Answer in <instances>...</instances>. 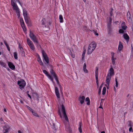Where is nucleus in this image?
I'll return each mask as SVG.
<instances>
[{"mask_svg": "<svg viewBox=\"0 0 133 133\" xmlns=\"http://www.w3.org/2000/svg\"><path fill=\"white\" fill-rule=\"evenodd\" d=\"M96 47V44L95 42H91L89 45L87 50V54L89 55L91 54L95 49Z\"/></svg>", "mask_w": 133, "mask_h": 133, "instance_id": "f257e3e1", "label": "nucleus"}, {"mask_svg": "<svg viewBox=\"0 0 133 133\" xmlns=\"http://www.w3.org/2000/svg\"><path fill=\"white\" fill-rule=\"evenodd\" d=\"M11 4L13 6L14 10H15L18 16V18H20V14L19 9L17 4L13 0H11Z\"/></svg>", "mask_w": 133, "mask_h": 133, "instance_id": "f03ea898", "label": "nucleus"}, {"mask_svg": "<svg viewBox=\"0 0 133 133\" xmlns=\"http://www.w3.org/2000/svg\"><path fill=\"white\" fill-rule=\"evenodd\" d=\"M29 36L31 39L34 43H38V39L36 36L31 31H30Z\"/></svg>", "mask_w": 133, "mask_h": 133, "instance_id": "7ed1b4c3", "label": "nucleus"}, {"mask_svg": "<svg viewBox=\"0 0 133 133\" xmlns=\"http://www.w3.org/2000/svg\"><path fill=\"white\" fill-rule=\"evenodd\" d=\"M20 22L21 25L24 32L25 33L27 31L26 27L24 23L23 18L22 17H20Z\"/></svg>", "mask_w": 133, "mask_h": 133, "instance_id": "20e7f679", "label": "nucleus"}, {"mask_svg": "<svg viewBox=\"0 0 133 133\" xmlns=\"http://www.w3.org/2000/svg\"><path fill=\"white\" fill-rule=\"evenodd\" d=\"M42 53L44 60L47 64H48L49 63V60L47 54L43 50H42Z\"/></svg>", "mask_w": 133, "mask_h": 133, "instance_id": "39448f33", "label": "nucleus"}, {"mask_svg": "<svg viewBox=\"0 0 133 133\" xmlns=\"http://www.w3.org/2000/svg\"><path fill=\"white\" fill-rule=\"evenodd\" d=\"M17 83L20 87V88L21 89H22L24 88L26 84V82L23 80L21 81H18L17 82Z\"/></svg>", "mask_w": 133, "mask_h": 133, "instance_id": "423d86ee", "label": "nucleus"}, {"mask_svg": "<svg viewBox=\"0 0 133 133\" xmlns=\"http://www.w3.org/2000/svg\"><path fill=\"white\" fill-rule=\"evenodd\" d=\"M61 107L62 111L63 113L64 117L65 118V119L66 122H69V119L66 114L64 106L63 104H62Z\"/></svg>", "mask_w": 133, "mask_h": 133, "instance_id": "0eeeda50", "label": "nucleus"}, {"mask_svg": "<svg viewBox=\"0 0 133 133\" xmlns=\"http://www.w3.org/2000/svg\"><path fill=\"white\" fill-rule=\"evenodd\" d=\"M43 73L48 77V78L50 79L53 82H54V79L53 77L48 74V72L45 70H42Z\"/></svg>", "mask_w": 133, "mask_h": 133, "instance_id": "6e6552de", "label": "nucleus"}, {"mask_svg": "<svg viewBox=\"0 0 133 133\" xmlns=\"http://www.w3.org/2000/svg\"><path fill=\"white\" fill-rule=\"evenodd\" d=\"M10 129V127L9 125L7 124H5L3 127V132H8Z\"/></svg>", "mask_w": 133, "mask_h": 133, "instance_id": "1a4fd4ad", "label": "nucleus"}, {"mask_svg": "<svg viewBox=\"0 0 133 133\" xmlns=\"http://www.w3.org/2000/svg\"><path fill=\"white\" fill-rule=\"evenodd\" d=\"M95 74L96 79V83L97 85H98V68L97 67H96L95 68Z\"/></svg>", "mask_w": 133, "mask_h": 133, "instance_id": "9d476101", "label": "nucleus"}, {"mask_svg": "<svg viewBox=\"0 0 133 133\" xmlns=\"http://www.w3.org/2000/svg\"><path fill=\"white\" fill-rule=\"evenodd\" d=\"M111 60L112 64L113 65H115V60H116L117 58L116 57H114L115 53L114 52H112L111 53Z\"/></svg>", "mask_w": 133, "mask_h": 133, "instance_id": "9b49d317", "label": "nucleus"}, {"mask_svg": "<svg viewBox=\"0 0 133 133\" xmlns=\"http://www.w3.org/2000/svg\"><path fill=\"white\" fill-rule=\"evenodd\" d=\"M111 67L110 68L109 70V72L108 73L107 75H109V76L110 77H111V76L114 75L115 73L114 71L112 68V66L111 65Z\"/></svg>", "mask_w": 133, "mask_h": 133, "instance_id": "f8f14e48", "label": "nucleus"}, {"mask_svg": "<svg viewBox=\"0 0 133 133\" xmlns=\"http://www.w3.org/2000/svg\"><path fill=\"white\" fill-rule=\"evenodd\" d=\"M9 67L12 70H14L15 69V67L14 65L11 62H9L8 63Z\"/></svg>", "mask_w": 133, "mask_h": 133, "instance_id": "ddd939ff", "label": "nucleus"}, {"mask_svg": "<svg viewBox=\"0 0 133 133\" xmlns=\"http://www.w3.org/2000/svg\"><path fill=\"white\" fill-rule=\"evenodd\" d=\"M123 48V45L121 41H119V44L118 47V50L119 51V52L121 53V51L122 50Z\"/></svg>", "mask_w": 133, "mask_h": 133, "instance_id": "4468645a", "label": "nucleus"}, {"mask_svg": "<svg viewBox=\"0 0 133 133\" xmlns=\"http://www.w3.org/2000/svg\"><path fill=\"white\" fill-rule=\"evenodd\" d=\"M37 60L40 64V65L41 66H43V62H42L41 58L40 57V56L37 54Z\"/></svg>", "mask_w": 133, "mask_h": 133, "instance_id": "2eb2a0df", "label": "nucleus"}, {"mask_svg": "<svg viewBox=\"0 0 133 133\" xmlns=\"http://www.w3.org/2000/svg\"><path fill=\"white\" fill-rule=\"evenodd\" d=\"M85 99V97L83 96H80L78 98V100L80 101L81 104H83L84 103Z\"/></svg>", "mask_w": 133, "mask_h": 133, "instance_id": "dca6fc26", "label": "nucleus"}, {"mask_svg": "<svg viewBox=\"0 0 133 133\" xmlns=\"http://www.w3.org/2000/svg\"><path fill=\"white\" fill-rule=\"evenodd\" d=\"M111 78V77L109 76V75H107L106 77V83L108 86L109 85Z\"/></svg>", "mask_w": 133, "mask_h": 133, "instance_id": "f3484780", "label": "nucleus"}, {"mask_svg": "<svg viewBox=\"0 0 133 133\" xmlns=\"http://www.w3.org/2000/svg\"><path fill=\"white\" fill-rule=\"evenodd\" d=\"M82 123L81 122H79V127L78 128V130L80 133H82Z\"/></svg>", "mask_w": 133, "mask_h": 133, "instance_id": "a211bd4d", "label": "nucleus"}, {"mask_svg": "<svg viewBox=\"0 0 133 133\" xmlns=\"http://www.w3.org/2000/svg\"><path fill=\"white\" fill-rule=\"evenodd\" d=\"M123 37L125 39L127 42L129 41V36L127 34H125L123 35Z\"/></svg>", "mask_w": 133, "mask_h": 133, "instance_id": "6ab92c4d", "label": "nucleus"}, {"mask_svg": "<svg viewBox=\"0 0 133 133\" xmlns=\"http://www.w3.org/2000/svg\"><path fill=\"white\" fill-rule=\"evenodd\" d=\"M24 17L26 23L27 24H28L30 20L29 17L27 15L24 16Z\"/></svg>", "mask_w": 133, "mask_h": 133, "instance_id": "aec40b11", "label": "nucleus"}, {"mask_svg": "<svg viewBox=\"0 0 133 133\" xmlns=\"http://www.w3.org/2000/svg\"><path fill=\"white\" fill-rule=\"evenodd\" d=\"M19 53L23 56H25V52L23 50V49L20 50Z\"/></svg>", "mask_w": 133, "mask_h": 133, "instance_id": "412c9836", "label": "nucleus"}, {"mask_svg": "<svg viewBox=\"0 0 133 133\" xmlns=\"http://www.w3.org/2000/svg\"><path fill=\"white\" fill-rule=\"evenodd\" d=\"M27 42L29 46L33 44L32 42L29 38H27Z\"/></svg>", "mask_w": 133, "mask_h": 133, "instance_id": "4be33fe9", "label": "nucleus"}, {"mask_svg": "<svg viewBox=\"0 0 133 133\" xmlns=\"http://www.w3.org/2000/svg\"><path fill=\"white\" fill-rule=\"evenodd\" d=\"M27 42L29 46L33 44L32 42L29 38H27Z\"/></svg>", "mask_w": 133, "mask_h": 133, "instance_id": "5701e85b", "label": "nucleus"}, {"mask_svg": "<svg viewBox=\"0 0 133 133\" xmlns=\"http://www.w3.org/2000/svg\"><path fill=\"white\" fill-rule=\"evenodd\" d=\"M50 73L53 75L54 76L56 75V74L54 71L52 69H51L50 71Z\"/></svg>", "mask_w": 133, "mask_h": 133, "instance_id": "b1692460", "label": "nucleus"}, {"mask_svg": "<svg viewBox=\"0 0 133 133\" xmlns=\"http://www.w3.org/2000/svg\"><path fill=\"white\" fill-rule=\"evenodd\" d=\"M107 27L109 32H110L111 31V24H107Z\"/></svg>", "mask_w": 133, "mask_h": 133, "instance_id": "393cba45", "label": "nucleus"}, {"mask_svg": "<svg viewBox=\"0 0 133 133\" xmlns=\"http://www.w3.org/2000/svg\"><path fill=\"white\" fill-rule=\"evenodd\" d=\"M0 64L3 67L6 68V64L3 61H0Z\"/></svg>", "mask_w": 133, "mask_h": 133, "instance_id": "a878e982", "label": "nucleus"}, {"mask_svg": "<svg viewBox=\"0 0 133 133\" xmlns=\"http://www.w3.org/2000/svg\"><path fill=\"white\" fill-rule=\"evenodd\" d=\"M59 22L61 23H63V16L61 15H59Z\"/></svg>", "mask_w": 133, "mask_h": 133, "instance_id": "bb28decb", "label": "nucleus"}, {"mask_svg": "<svg viewBox=\"0 0 133 133\" xmlns=\"http://www.w3.org/2000/svg\"><path fill=\"white\" fill-rule=\"evenodd\" d=\"M86 101H87L88 102L87 103V104L88 105H90V101L89 98L88 97H87L85 99Z\"/></svg>", "mask_w": 133, "mask_h": 133, "instance_id": "cd10ccee", "label": "nucleus"}, {"mask_svg": "<svg viewBox=\"0 0 133 133\" xmlns=\"http://www.w3.org/2000/svg\"><path fill=\"white\" fill-rule=\"evenodd\" d=\"M29 46L30 47V49L34 51L35 49V48L34 44H32L31 45Z\"/></svg>", "mask_w": 133, "mask_h": 133, "instance_id": "c85d7f7f", "label": "nucleus"}, {"mask_svg": "<svg viewBox=\"0 0 133 133\" xmlns=\"http://www.w3.org/2000/svg\"><path fill=\"white\" fill-rule=\"evenodd\" d=\"M106 88L105 87H104L103 88L102 91V94L103 95L105 94L106 91Z\"/></svg>", "mask_w": 133, "mask_h": 133, "instance_id": "c756f323", "label": "nucleus"}, {"mask_svg": "<svg viewBox=\"0 0 133 133\" xmlns=\"http://www.w3.org/2000/svg\"><path fill=\"white\" fill-rule=\"evenodd\" d=\"M112 20V18L111 17H110L109 18V21L107 22V24H111Z\"/></svg>", "mask_w": 133, "mask_h": 133, "instance_id": "7c9ffc66", "label": "nucleus"}, {"mask_svg": "<svg viewBox=\"0 0 133 133\" xmlns=\"http://www.w3.org/2000/svg\"><path fill=\"white\" fill-rule=\"evenodd\" d=\"M17 55V52H15L14 53V56L15 59H17L18 58Z\"/></svg>", "mask_w": 133, "mask_h": 133, "instance_id": "2f4dec72", "label": "nucleus"}, {"mask_svg": "<svg viewBox=\"0 0 133 133\" xmlns=\"http://www.w3.org/2000/svg\"><path fill=\"white\" fill-rule=\"evenodd\" d=\"M32 113L33 115L35 116H36L37 117H39V116H38V115L37 114L36 112H34L33 111H32Z\"/></svg>", "mask_w": 133, "mask_h": 133, "instance_id": "473e14b6", "label": "nucleus"}, {"mask_svg": "<svg viewBox=\"0 0 133 133\" xmlns=\"http://www.w3.org/2000/svg\"><path fill=\"white\" fill-rule=\"evenodd\" d=\"M23 14L24 16L28 15L27 13L26 10H23Z\"/></svg>", "mask_w": 133, "mask_h": 133, "instance_id": "72a5a7b5", "label": "nucleus"}, {"mask_svg": "<svg viewBox=\"0 0 133 133\" xmlns=\"http://www.w3.org/2000/svg\"><path fill=\"white\" fill-rule=\"evenodd\" d=\"M128 122L129 123V124H128V126L130 127H132V122L131 121L129 120L128 121Z\"/></svg>", "mask_w": 133, "mask_h": 133, "instance_id": "f704fd0d", "label": "nucleus"}, {"mask_svg": "<svg viewBox=\"0 0 133 133\" xmlns=\"http://www.w3.org/2000/svg\"><path fill=\"white\" fill-rule=\"evenodd\" d=\"M25 107L27 108L30 110L31 112H32L33 111V109H32L30 107L27 105H26Z\"/></svg>", "mask_w": 133, "mask_h": 133, "instance_id": "c9c22d12", "label": "nucleus"}, {"mask_svg": "<svg viewBox=\"0 0 133 133\" xmlns=\"http://www.w3.org/2000/svg\"><path fill=\"white\" fill-rule=\"evenodd\" d=\"M115 81L116 82V85L115 86L116 87H118V83L117 81V78H115Z\"/></svg>", "mask_w": 133, "mask_h": 133, "instance_id": "e433bc0d", "label": "nucleus"}, {"mask_svg": "<svg viewBox=\"0 0 133 133\" xmlns=\"http://www.w3.org/2000/svg\"><path fill=\"white\" fill-rule=\"evenodd\" d=\"M54 78H55L56 81L57 82V83H59V82L58 80V78L57 76L56 75L54 76Z\"/></svg>", "mask_w": 133, "mask_h": 133, "instance_id": "4c0bfd02", "label": "nucleus"}, {"mask_svg": "<svg viewBox=\"0 0 133 133\" xmlns=\"http://www.w3.org/2000/svg\"><path fill=\"white\" fill-rule=\"evenodd\" d=\"M41 22H42V25H45V28H47V27H49V25L47 26V25H45V23H44V22L43 21V20H42Z\"/></svg>", "mask_w": 133, "mask_h": 133, "instance_id": "58836bf2", "label": "nucleus"}, {"mask_svg": "<svg viewBox=\"0 0 133 133\" xmlns=\"http://www.w3.org/2000/svg\"><path fill=\"white\" fill-rule=\"evenodd\" d=\"M55 94H56V96L58 98H60V95H59V92H55Z\"/></svg>", "mask_w": 133, "mask_h": 133, "instance_id": "ea45409f", "label": "nucleus"}, {"mask_svg": "<svg viewBox=\"0 0 133 133\" xmlns=\"http://www.w3.org/2000/svg\"><path fill=\"white\" fill-rule=\"evenodd\" d=\"M70 54L71 55L72 57L73 58H74L75 57V55L74 54H73L71 51V50H70Z\"/></svg>", "mask_w": 133, "mask_h": 133, "instance_id": "a19ab883", "label": "nucleus"}, {"mask_svg": "<svg viewBox=\"0 0 133 133\" xmlns=\"http://www.w3.org/2000/svg\"><path fill=\"white\" fill-rule=\"evenodd\" d=\"M18 43V47L19 48V49H20V50H21V49H23V47L21 46V45L19 43Z\"/></svg>", "mask_w": 133, "mask_h": 133, "instance_id": "79ce46f5", "label": "nucleus"}, {"mask_svg": "<svg viewBox=\"0 0 133 133\" xmlns=\"http://www.w3.org/2000/svg\"><path fill=\"white\" fill-rule=\"evenodd\" d=\"M119 32L120 34H123L124 32V30L122 29H120L119 30Z\"/></svg>", "mask_w": 133, "mask_h": 133, "instance_id": "37998d69", "label": "nucleus"}, {"mask_svg": "<svg viewBox=\"0 0 133 133\" xmlns=\"http://www.w3.org/2000/svg\"><path fill=\"white\" fill-rule=\"evenodd\" d=\"M83 70L85 73H88V71L86 68H83Z\"/></svg>", "mask_w": 133, "mask_h": 133, "instance_id": "c03bdc74", "label": "nucleus"}, {"mask_svg": "<svg viewBox=\"0 0 133 133\" xmlns=\"http://www.w3.org/2000/svg\"><path fill=\"white\" fill-rule=\"evenodd\" d=\"M112 10H113V9H112V8L111 9V10H110V16H112V14H113Z\"/></svg>", "mask_w": 133, "mask_h": 133, "instance_id": "a18cd8bd", "label": "nucleus"}, {"mask_svg": "<svg viewBox=\"0 0 133 133\" xmlns=\"http://www.w3.org/2000/svg\"><path fill=\"white\" fill-rule=\"evenodd\" d=\"M85 54H82V60H83L84 59Z\"/></svg>", "mask_w": 133, "mask_h": 133, "instance_id": "49530a36", "label": "nucleus"}, {"mask_svg": "<svg viewBox=\"0 0 133 133\" xmlns=\"http://www.w3.org/2000/svg\"><path fill=\"white\" fill-rule=\"evenodd\" d=\"M55 92H59V90H58V89L57 87H55Z\"/></svg>", "mask_w": 133, "mask_h": 133, "instance_id": "de8ad7c7", "label": "nucleus"}, {"mask_svg": "<svg viewBox=\"0 0 133 133\" xmlns=\"http://www.w3.org/2000/svg\"><path fill=\"white\" fill-rule=\"evenodd\" d=\"M127 18L128 19V20H131L132 19H131V15H130L129 16L127 17Z\"/></svg>", "mask_w": 133, "mask_h": 133, "instance_id": "09e8293b", "label": "nucleus"}, {"mask_svg": "<svg viewBox=\"0 0 133 133\" xmlns=\"http://www.w3.org/2000/svg\"><path fill=\"white\" fill-rule=\"evenodd\" d=\"M127 28V26H122V29L124 30H125Z\"/></svg>", "mask_w": 133, "mask_h": 133, "instance_id": "8fccbe9b", "label": "nucleus"}, {"mask_svg": "<svg viewBox=\"0 0 133 133\" xmlns=\"http://www.w3.org/2000/svg\"><path fill=\"white\" fill-rule=\"evenodd\" d=\"M130 15H131L130 12L129 11H128L127 14V17L129 16Z\"/></svg>", "mask_w": 133, "mask_h": 133, "instance_id": "3c124183", "label": "nucleus"}, {"mask_svg": "<svg viewBox=\"0 0 133 133\" xmlns=\"http://www.w3.org/2000/svg\"><path fill=\"white\" fill-rule=\"evenodd\" d=\"M101 89H99L98 90V94L99 95H100L101 94Z\"/></svg>", "mask_w": 133, "mask_h": 133, "instance_id": "603ef678", "label": "nucleus"}, {"mask_svg": "<svg viewBox=\"0 0 133 133\" xmlns=\"http://www.w3.org/2000/svg\"><path fill=\"white\" fill-rule=\"evenodd\" d=\"M132 127H131L129 128V132H131L132 131Z\"/></svg>", "mask_w": 133, "mask_h": 133, "instance_id": "864d4df0", "label": "nucleus"}, {"mask_svg": "<svg viewBox=\"0 0 133 133\" xmlns=\"http://www.w3.org/2000/svg\"><path fill=\"white\" fill-rule=\"evenodd\" d=\"M94 34L96 36H98V34L96 31H94Z\"/></svg>", "mask_w": 133, "mask_h": 133, "instance_id": "5fc2aeb1", "label": "nucleus"}, {"mask_svg": "<svg viewBox=\"0 0 133 133\" xmlns=\"http://www.w3.org/2000/svg\"><path fill=\"white\" fill-rule=\"evenodd\" d=\"M86 68V63H84L83 65V68Z\"/></svg>", "mask_w": 133, "mask_h": 133, "instance_id": "6e6d98bb", "label": "nucleus"}, {"mask_svg": "<svg viewBox=\"0 0 133 133\" xmlns=\"http://www.w3.org/2000/svg\"><path fill=\"white\" fill-rule=\"evenodd\" d=\"M4 43L7 47H8L9 46L6 42H4Z\"/></svg>", "mask_w": 133, "mask_h": 133, "instance_id": "4d7b16f0", "label": "nucleus"}, {"mask_svg": "<svg viewBox=\"0 0 133 133\" xmlns=\"http://www.w3.org/2000/svg\"><path fill=\"white\" fill-rule=\"evenodd\" d=\"M31 99V96L29 94H28L27 95Z\"/></svg>", "mask_w": 133, "mask_h": 133, "instance_id": "13d9d810", "label": "nucleus"}, {"mask_svg": "<svg viewBox=\"0 0 133 133\" xmlns=\"http://www.w3.org/2000/svg\"><path fill=\"white\" fill-rule=\"evenodd\" d=\"M16 1L18 2L20 4H21V3L19 1V0H15Z\"/></svg>", "mask_w": 133, "mask_h": 133, "instance_id": "bf43d9fd", "label": "nucleus"}, {"mask_svg": "<svg viewBox=\"0 0 133 133\" xmlns=\"http://www.w3.org/2000/svg\"><path fill=\"white\" fill-rule=\"evenodd\" d=\"M119 23V22L118 21H115V23L116 24H118V23Z\"/></svg>", "mask_w": 133, "mask_h": 133, "instance_id": "052dcab7", "label": "nucleus"}, {"mask_svg": "<svg viewBox=\"0 0 133 133\" xmlns=\"http://www.w3.org/2000/svg\"><path fill=\"white\" fill-rule=\"evenodd\" d=\"M18 133H23L20 130H18Z\"/></svg>", "mask_w": 133, "mask_h": 133, "instance_id": "680f3d73", "label": "nucleus"}, {"mask_svg": "<svg viewBox=\"0 0 133 133\" xmlns=\"http://www.w3.org/2000/svg\"><path fill=\"white\" fill-rule=\"evenodd\" d=\"M0 121H3V120L2 117L0 118Z\"/></svg>", "mask_w": 133, "mask_h": 133, "instance_id": "e2e57ef3", "label": "nucleus"}, {"mask_svg": "<svg viewBox=\"0 0 133 133\" xmlns=\"http://www.w3.org/2000/svg\"><path fill=\"white\" fill-rule=\"evenodd\" d=\"M4 111V112H6V110L5 108H4L3 109Z\"/></svg>", "mask_w": 133, "mask_h": 133, "instance_id": "0e129e2a", "label": "nucleus"}, {"mask_svg": "<svg viewBox=\"0 0 133 133\" xmlns=\"http://www.w3.org/2000/svg\"><path fill=\"white\" fill-rule=\"evenodd\" d=\"M102 105H100V106L99 107V108H102V109H103V108L102 107Z\"/></svg>", "mask_w": 133, "mask_h": 133, "instance_id": "69168bd1", "label": "nucleus"}, {"mask_svg": "<svg viewBox=\"0 0 133 133\" xmlns=\"http://www.w3.org/2000/svg\"><path fill=\"white\" fill-rule=\"evenodd\" d=\"M8 50L9 51H10V48L9 46H8V47H7Z\"/></svg>", "mask_w": 133, "mask_h": 133, "instance_id": "338daca9", "label": "nucleus"}, {"mask_svg": "<svg viewBox=\"0 0 133 133\" xmlns=\"http://www.w3.org/2000/svg\"><path fill=\"white\" fill-rule=\"evenodd\" d=\"M85 51L84 50L82 53V54H85Z\"/></svg>", "mask_w": 133, "mask_h": 133, "instance_id": "774afa93", "label": "nucleus"}]
</instances>
